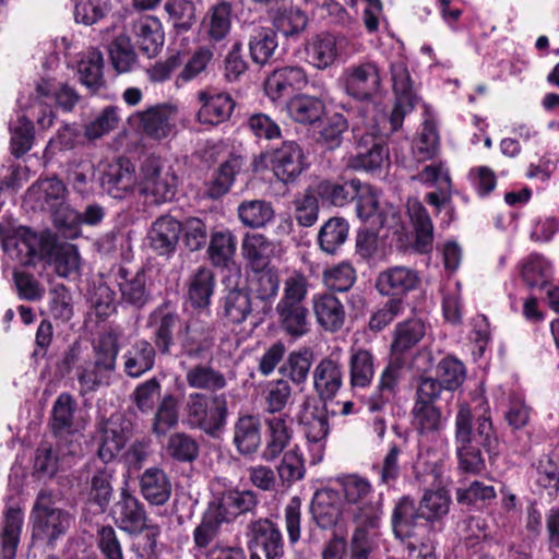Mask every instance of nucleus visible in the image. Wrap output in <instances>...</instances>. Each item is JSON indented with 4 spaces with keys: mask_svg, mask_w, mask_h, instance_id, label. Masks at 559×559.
I'll use <instances>...</instances> for the list:
<instances>
[{
    "mask_svg": "<svg viewBox=\"0 0 559 559\" xmlns=\"http://www.w3.org/2000/svg\"><path fill=\"white\" fill-rule=\"evenodd\" d=\"M285 109L294 121L311 124L323 115L324 104L318 97L298 94L286 103Z\"/></svg>",
    "mask_w": 559,
    "mask_h": 559,
    "instance_id": "obj_33",
    "label": "nucleus"
},
{
    "mask_svg": "<svg viewBox=\"0 0 559 559\" xmlns=\"http://www.w3.org/2000/svg\"><path fill=\"white\" fill-rule=\"evenodd\" d=\"M242 254L254 269L266 266L272 252L271 242L260 234L246 235L242 240Z\"/></svg>",
    "mask_w": 559,
    "mask_h": 559,
    "instance_id": "obj_59",
    "label": "nucleus"
},
{
    "mask_svg": "<svg viewBox=\"0 0 559 559\" xmlns=\"http://www.w3.org/2000/svg\"><path fill=\"white\" fill-rule=\"evenodd\" d=\"M109 56L114 68L119 73H126L136 63V55L130 39L126 36L117 37L110 48Z\"/></svg>",
    "mask_w": 559,
    "mask_h": 559,
    "instance_id": "obj_64",
    "label": "nucleus"
},
{
    "mask_svg": "<svg viewBox=\"0 0 559 559\" xmlns=\"http://www.w3.org/2000/svg\"><path fill=\"white\" fill-rule=\"evenodd\" d=\"M178 183V176L168 160L151 155L141 162L139 192L151 202L162 204L173 201Z\"/></svg>",
    "mask_w": 559,
    "mask_h": 559,
    "instance_id": "obj_4",
    "label": "nucleus"
},
{
    "mask_svg": "<svg viewBox=\"0 0 559 559\" xmlns=\"http://www.w3.org/2000/svg\"><path fill=\"white\" fill-rule=\"evenodd\" d=\"M181 223L170 215L158 217L151 226L148 240L152 249L159 255H170L176 251Z\"/></svg>",
    "mask_w": 559,
    "mask_h": 559,
    "instance_id": "obj_19",
    "label": "nucleus"
},
{
    "mask_svg": "<svg viewBox=\"0 0 559 559\" xmlns=\"http://www.w3.org/2000/svg\"><path fill=\"white\" fill-rule=\"evenodd\" d=\"M346 41L344 36L329 33L314 36L306 46L308 62L319 70L328 69L337 60Z\"/></svg>",
    "mask_w": 559,
    "mask_h": 559,
    "instance_id": "obj_18",
    "label": "nucleus"
},
{
    "mask_svg": "<svg viewBox=\"0 0 559 559\" xmlns=\"http://www.w3.org/2000/svg\"><path fill=\"white\" fill-rule=\"evenodd\" d=\"M304 433L308 442L311 462L317 464L322 461L325 451L326 438L330 432L328 416L324 412H317L302 419Z\"/></svg>",
    "mask_w": 559,
    "mask_h": 559,
    "instance_id": "obj_27",
    "label": "nucleus"
},
{
    "mask_svg": "<svg viewBox=\"0 0 559 559\" xmlns=\"http://www.w3.org/2000/svg\"><path fill=\"white\" fill-rule=\"evenodd\" d=\"M156 350L151 342L141 338L135 341L122 355L123 371L136 379L154 368Z\"/></svg>",
    "mask_w": 559,
    "mask_h": 559,
    "instance_id": "obj_25",
    "label": "nucleus"
},
{
    "mask_svg": "<svg viewBox=\"0 0 559 559\" xmlns=\"http://www.w3.org/2000/svg\"><path fill=\"white\" fill-rule=\"evenodd\" d=\"M35 91L38 98L53 99L56 105L64 111H71L80 99L74 88L68 84H57L50 80L38 82Z\"/></svg>",
    "mask_w": 559,
    "mask_h": 559,
    "instance_id": "obj_45",
    "label": "nucleus"
},
{
    "mask_svg": "<svg viewBox=\"0 0 559 559\" xmlns=\"http://www.w3.org/2000/svg\"><path fill=\"white\" fill-rule=\"evenodd\" d=\"M451 496L443 489L426 490L419 502V511L423 519L436 522L444 518L450 510Z\"/></svg>",
    "mask_w": 559,
    "mask_h": 559,
    "instance_id": "obj_49",
    "label": "nucleus"
},
{
    "mask_svg": "<svg viewBox=\"0 0 559 559\" xmlns=\"http://www.w3.org/2000/svg\"><path fill=\"white\" fill-rule=\"evenodd\" d=\"M349 542V559H370L378 547V527L355 523Z\"/></svg>",
    "mask_w": 559,
    "mask_h": 559,
    "instance_id": "obj_50",
    "label": "nucleus"
},
{
    "mask_svg": "<svg viewBox=\"0 0 559 559\" xmlns=\"http://www.w3.org/2000/svg\"><path fill=\"white\" fill-rule=\"evenodd\" d=\"M269 439L264 451L266 460H273L280 455L292 439V418L287 414L272 415L265 419Z\"/></svg>",
    "mask_w": 559,
    "mask_h": 559,
    "instance_id": "obj_30",
    "label": "nucleus"
},
{
    "mask_svg": "<svg viewBox=\"0 0 559 559\" xmlns=\"http://www.w3.org/2000/svg\"><path fill=\"white\" fill-rule=\"evenodd\" d=\"M356 281V271L347 261L331 265L323 271L324 286L334 292H347Z\"/></svg>",
    "mask_w": 559,
    "mask_h": 559,
    "instance_id": "obj_56",
    "label": "nucleus"
},
{
    "mask_svg": "<svg viewBox=\"0 0 559 559\" xmlns=\"http://www.w3.org/2000/svg\"><path fill=\"white\" fill-rule=\"evenodd\" d=\"M251 312L250 296L241 289L230 290L224 299V314L231 323H241Z\"/></svg>",
    "mask_w": 559,
    "mask_h": 559,
    "instance_id": "obj_63",
    "label": "nucleus"
},
{
    "mask_svg": "<svg viewBox=\"0 0 559 559\" xmlns=\"http://www.w3.org/2000/svg\"><path fill=\"white\" fill-rule=\"evenodd\" d=\"M280 278L277 272L271 267H257L249 277V289L257 298L267 301L278 292Z\"/></svg>",
    "mask_w": 559,
    "mask_h": 559,
    "instance_id": "obj_51",
    "label": "nucleus"
},
{
    "mask_svg": "<svg viewBox=\"0 0 559 559\" xmlns=\"http://www.w3.org/2000/svg\"><path fill=\"white\" fill-rule=\"evenodd\" d=\"M348 224L344 218L332 217L320 228L318 242L328 254H335L348 237Z\"/></svg>",
    "mask_w": 559,
    "mask_h": 559,
    "instance_id": "obj_46",
    "label": "nucleus"
},
{
    "mask_svg": "<svg viewBox=\"0 0 559 559\" xmlns=\"http://www.w3.org/2000/svg\"><path fill=\"white\" fill-rule=\"evenodd\" d=\"M116 281L123 302L141 308L148 301L150 293L146 288V274L143 270L131 273L127 269L119 267Z\"/></svg>",
    "mask_w": 559,
    "mask_h": 559,
    "instance_id": "obj_26",
    "label": "nucleus"
},
{
    "mask_svg": "<svg viewBox=\"0 0 559 559\" xmlns=\"http://www.w3.org/2000/svg\"><path fill=\"white\" fill-rule=\"evenodd\" d=\"M74 454L75 450L72 444L68 447L67 452L62 447H59L56 452L48 447H40L36 452L35 468L53 476L60 469H66L72 465Z\"/></svg>",
    "mask_w": 559,
    "mask_h": 559,
    "instance_id": "obj_41",
    "label": "nucleus"
},
{
    "mask_svg": "<svg viewBox=\"0 0 559 559\" xmlns=\"http://www.w3.org/2000/svg\"><path fill=\"white\" fill-rule=\"evenodd\" d=\"M178 424L177 401L174 395L163 396L152 420V432L162 437Z\"/></svg>",
    "mask_w": 559,
    "mask_h": 559,
    "instance_id": "obj_58",
    "label": "nucleus"
},
{
    "mask_svg": "<svg viewBox=\"0 0 559 559\" xmlns=\"http://www.w3.org/2000/svg\"><path fill=\"white\" fill-rule=\"evenodd\" d=\"M131 436V424L121 415L111 416L104 429L98 456L110 462L126 445Z\"/></svg>",
    "mask_w": 559,
    "mask_h": 559,
    "instance_id": "obj_23",
    "label": "nucleus"
},
{
    "mask_svg": "<svg viewBox=\"0 0 559 559\" xmlns=\"http://www.w3.org/2000/svg\"><path fill=\"white\" fill-rule=\"evenodd\" d=\"M388 160V148L381 142H374L370 148L349 156L347 166L356 170L373 171L380 169Z\"/></svg>",
    "mask_w": 559,
    "mask_h": 559,
    "instance_id": "obj_54",
    "label": "nucleus"
},
{
    "mask_svg": "<svg viewBox=\"0 0 559 559\" xmlns=\"http://www.w3.org/2000/svg\"><path fill=\"white\" fill-rule=\"evenodd\" d=\"M312 309L317 323L325 331L336 332L344 325L345 307L336 296L330 293L313 295Z\"/></svg>",
    "mask_w": 559,
    "mask_h": 559,
    "instance_id": "obj_20",
    "label": "nucleus"
},
{
    "mask_svg": "<svg viewBox=\"0 0 559 559\" xmlns=\"http://www.w3.org/2000/svg\"><path fill=\"white\" fill-rule=\"evenodd\" d=\"M426 328L420 320H408L400 323L395 330L392 348L394 352L403 353L416 345L425 335Z\"/></svg>",
    "mask_w": 559,
    "mask_h": 559,
    "instance_id": "obj_62",
    "label": "nucleus"
},
{
    "mask_svg": "<svg viewBox=\"0 0 559 559\" xmlns=\"http://www.w3.org/2000/svg\"><path fill=\"white\" fill-rule=\"evenodd\" d=\"M423 519L419 507L407 496L397 500L392 513V528L395 537L399 539L413 538L426 531V525L420 523Z\"/></svg>",
    "mask_w": 559,
    "mask_h": 559,
    "instance_id": "obj_17",
    "label": "nucleus"
},
{
    "mask_svg": "<svg viewBox=\"0 0 559 559\" xmlns=\"http://www.w3.org/2000/svg\"><path fill=\"white\" fill-rule=\"evenodd\" d=\"M186 382L192 389L211 392L223 390L227 385L224 373L207 364L190 367L186 372Z\"/></svg>",
    "mask_w": 559,
    "mask_h": 559,
    "instance_id": "obj_38",
    "label": "nucleus"
},
{
    "mask_svg": "<svg viewBox=\"0 0 559 559\" xmlns=\"http://www.w3.org/2000/svg\"><path fill=\"white\" fill-rule=\"evenodd\" d=\"M143 498L153 506H164L170 498L173 486L169 476L158 467L144 471L140 478Z\"/></svg>",
    "mask_w": 559,
    "mask_h": 559,
    "instance_id": "obj_28",
    "label": "nucleus"
},
{
    "mask_svg": "<svg viewBox=\"0 0 559 559\" xmlns=\"http://www.w3.org/2000/svg\"><path fill=\"white\" fill-rule=\"evenodd\" d=\"M274 176L284 183L294 182L307 168L306 156L298 143L285 141L267 154Z\"/></svg>",
    "mask_w": 559,
    "mask_h": 559,
    "instance_id": "obj_11",
    "label": "nucleus"
},
{
    "mask_svg": "<svg viewBox=\"0 0 559 559\" xmlns=\"http://www.w3.org/2000/svg\"><path fill=\"white\" fill-rule=\"evenodd\" d=\"M164 10L176 34L188 33L197 23V9L191 0H167Z\"/></svg>",
    "mask_w": 559,
    "mask_h": 559,
    "instance_id": "obj_39",
    "label": "nucleus"
},
{
    "mask_svg": "<svg viewBox=\"0 0 559 559\" xmlns=\"http://www.w3.org/2000/svg\"><path fill=\"white\" fill-rule=\"evenodd\" d=\"M273 23L278 32L288 37L304 32L308 24V17L297 7H283L275 12Z\"/></svg>",
    "mask_w": 559,
    "mask_h": 559,
    "instance_id": "obj_53",
    "label": "nucleus"
},
{
    "mask_svg": "<svg viewBox=\"0 0 559 559\" xmlns=\"http://www.w3.org/2000/svg\"><path fill=\"white\" fill-rule=\"evenodd\" d=\"M250 543L262 548L266 559H280L284 543L280 528L267 519H260L249 525Z\"/></svg>",
    "mask_w": 559,
    "mask_h": 559,
    "instance_id": "obj_21",
    "label": "nucleus"
},
{
    "mask_svg": "<svg viewBox=\"0 0 559 559\" xmlns=\"http://www.w3.org/2000/svg\"><path fill=\"white\" fill-rule=\"evenodd\" d=\"M419 282L416 270L396 265L379 273L376 287L381 295L403 296L417 288Z\"/></svg>",
    "mask_w": 559,
    "mask_h": 559,
    "instance_id": "obj_16",
    "label": "nucleus"
},
{
    "mask_svg": "<svg viewBox=\"0 0 559 559\" xmlns=\"http://www.w3.org/2000/svg\"><path fill=\"white\" fill-rule=\"evenodd\" d=\"M104 192L114 199H124L139 190V173L128 159H118L106 165L99 178Z\"/></svg>",
    "mask_w": 559,
    "mask_h": 559,
    "instance_id": "obj_12",
    "label": "nucleus"
},
{
    "mask_svg": "<svg viewBox=\"0 0 559 559\" xmlns=\"http://www.w3.org/2000/svg\"><path fill=\"white\" fill-rule=\"evenodd\" d=\"M258 503L254 491L229 488L217 492L210 508L223 522L230 523L240 514L252 512Z\"/></svg>",
    "mask_w": 559,
    "mask_h": 559,
    "instance_id": "obj_14",
    "label": "nucleus"
},
{
    "mask_svg": "<svg viewBox=\"0 0 559 559\" xmlns=\"http://www.w3.org/2000/svg\"><path fill=\"white\" fill-rule=\"evenodd\" d=\"M177 108L171 104H159L133 114L129 120L145 135L163 140L168 138L176 127Z\"/></svg>",
    "mask_w": 559,
    "mask_h": 559,
    "instance_id": "obj_10",
    "label": "nucleus"
},
{
    "mask_svg": "<svg viewBox=\"0 0 559 559\" xmlns=\"http://www.w3.org/2000/svg\"><path fill=\"white\" fill-rule=\"evenodd\" d=\"M276 34L269 27H254L249 39V51L253 62L265 64L277 48Z\"/></svg>",
    "mask_w": 559,
    "mask_h": 559,
    "instance_id": "obj_48",
    "label": "nucleus"
},
{
    "mask_svg": "<svg viewBox=\"0 0 559 559\" xmlns=\"http://www.w3.org/2000/svg\"><path fill=\"white\" fill-rule=\"evenodd\" d=\"M215 278L209 267H199L189 278L188 296L197 308H205L214 293Z\"/></svg>",
    "mask_w": 559,
    "mask_h": 559,
    "instance_id": "obj_43",
    "label": "nucleus"
},
{
    "mask_svg": "<svg viewBox=\"0 0 559 559\" xmlns=\"http://www.w3.org/2000/svg\"><path fill=\"white\" fill-rule=\"evenodd\" d=\"M32 516L33 538L46 539L49 543L63 535L72 523L68 512L52 507V495L47 490L38 493Z\"/></svg>",
    "mask_w": 559,
    "mask_h": 559,
    "instance_id": "obj_6",
    "label": "nucleus"
},
{
    "mask_svg": "<svg viewBox=\"0 0 559 559\" xmlns=\"http://www.w3.org/2000/svg\"><path fill=\"white\" fill-rule=\"evenodd\" d=\"M44 259L53 265L60 277L76 274L81 265L78 247L69 242L56 243L53 237H51V247L47 250Z\"/></svg>",
    "mask_w": 559,
    "mask_h": 559,
    "instance_id": "obj_31",
    "label": "nucleus"
},
{
    "mask_svg": "<svg viewBox=\"0 0 559 559\" xmlns=\"http://www.w3.org/2000/svg\"><path fill=\"white\" fill-rule=\"evenodd\" d=\"M214 345L213 332L209 329L197 331L187 326V336L181 341V354L190 359L201 360L211 354Z\"/></svg>",
    "mask_w": 559,
    "mask_h": 559,
    "instance_id": "obj_47",
    "label": "nucleus"
},
{
    "mask_svg": "<svg viewBox=\"0 0 559 559\" xmlns=\"http://www.w3.org/2000/svg\"><path fill=\"white\" fill-rule=\"evenodd\" d=\"M67 195L64 183L56 178L38 179L27 190V197L43 210L55 211Z\"/></svg>",
    "mask_w": 559,
    "mask_h": 559,
    "instance_id": "obj_29",
    "label": "nucleus"
},
{
    "mask_svg": "<svg viewBox=\"0 0 559 559\" xmlns=\"http://www.w3.org/2000/svg\"><path fill=\"white\" fill-rule=\"evenodd\" d=\"M334 490H323L314 495L311 512L318 525L322 528L334 526L341 516L340 508L332 503Z\"/></svg>",
    "mask_w": 559,
    "mask_h": 559,
    "instance_id": "obj_52",
    "label": "nucleus"
},
{
    "mask_svg": "<svg viewBox=\"0 0 559 559\" xmlns=\"http://www.w3.org/2000/svg\"><path fill=\"white\" fill-rule=\"evenodd\" d=\"M132 31L140 50L148 58L156 57L164 46V31L159 19L145 15L135 20Z\"/></svg>",
    "mask_w": 559,
    "mask_h": 559,
    "instance_id": "obj_24",
    "label": "nucleus"
},
{
    "mask_svg": "<svg viewBox=\"0 0 559 559\" xmlns=\"http://www.w3.org/2000/svg\"><path fill=\"white\" fill-rule=\"evenodd\" d=\"M0 242L3 251L22 265H33L44 260L51 247L49 234H37L10 219L0 221Z\"/></svg>",
    "mask_w": 559,
    "mask_h": 559,
    "instance_id": "obj_3",
    "label": "nucleus"
},
{
    "mask_svg": "<svg viewBox=\"0 0 559 559\" xmlns=\"http://www.w3.org/2000/svg\"><path fill=\"white\" fill-rule=\"evenodd\" d=\"M119 337L114 332H107L99 336L94 345V361L104 371L114 373L119 353Z\"/></svg>",
    "mask_w": 559,
    "mask_h": 559,
    "instance_id": "obj_55",
    "label": "nucleus"
},
{
    "mask_svg": "<svg viewBox=\"0 0 559 559\" xmlns=\"http://www.w3.org/2000/svg\"><path fill=\"white\" fill-rule=\"evenodd\" d=\"M484 414L477 419L476 431L472 430V411L467 404H461L455 417V447L459 467L464 473L479 474L485 469V461L479 447L488 453L497 450L498 438L493 431L488 405L483 403Z\"/></svg>",
    "mask_w": 559,
    "mask_h": 559,
    "instance_id": "obj_1",
    "label": "nucleus"
},
{
    "mask_svg": "<svg viewBox=\"0 0 559 559\" xmlns=\"http://www.w3.org/2000/svg\"><path fill=\"white\" fill-rule=\"evenodd\" d=\"M234 443L241 454H251L261 443L260 421L252 415L240 416L234 427Z\"/></svg>",
    "mask_w": 559,
    "mask_h": 559,
    "instance_id": "obj_34",
    "label": "nucleus"
},
{
    "mask_svg": "<svg viewBox=\"0 0 559 559\" xmlns=\"http://www.w3.org/2000/svg\"><path fill=\"white\" fill-rule=\"evenodd\" d=\"M312 377L319 397L324 401L332 400L343 385L342 365L332 357L323 358L314 367Z\"/></svg>",
    "mask_w": 559,
    "mask_h": 559,
    "instance_id": "obj_22",
    "label": "nucleus"
},
{
    "mask_svg": "<svg viewBox=\"0 0 559 559\" xmlns=\"http://www.w3.org/2000/svg\"><path fill=\"white\" fill-rule=\"evenodd\" d=\"M237 212L242 225L249 228H263L275 215L272 204L264 200H245Z\"/></svg>",
    "mask_w": 559,
    "mask_h": 559,
    "instance_id": "obj_44",
    "label": "nucleus"
},
{
    "mask_svg": "<svg viewBox=\"0 0 559 559\" xmlns=\"http://www.w3.org/2000/svg\"><path fill=\"white\" fill-rule=\"evenodd\" d=\"M340 82L348 96L357 100H369L380 91V68L373 61L349 64L343 70Z\"/></svg>",
    "mask_w": 559,
    "mask_h": 559,
    "instance_id": "obj_8",
    "label": "nucleus"
},
{
    "mask_svg": "<svg viewBox=\"0 0 559 559\" xmlns=\"http://www.w3.org/2000/svg\"><path fill=\"white\" fill-rule=\"evenodd\" d=\"M114 471L108 466L99 467L91 478V489L88 498L104 511L110 502L112 496L111 480Z\"/></svg>",
    "mask_w": 559,
    "mask_h": 559,
    "instance_id": "obj_57",
    "label": "nucleus"
},
{
    "mask_svg": "<svg viewBox=\"0 0 559 559\" xmlns=\"http://www.w3.org/2000/svg\"><path fill=\"white\" fill-rule=\"evenodd\" d=\"M237 239L229 229L214 230L210 236L207 254L211 262L218 267H228L234 262Z\"/></svg>",
    "mask_w": 559,
    "mask_h": 559,
    "instance_id": "obj_32",
    "label": "nucleus"
},
{
    "mask_svg": "<svg viewBox=\"0 0 559 559\" xmlns=\"http://www.w3.org/2000/svg\"><path fill=\"white\" fill-rule=\"evenodd\" d=\"M335 485L334 493L342 497L345 516L354 523L379 527L382 508L369 479L358 474H347L338 476Z\"/></svg>",
    "mask_w": 559,
    "mask_h": 559,
    "instance_id": "obj_2",
    "label": "nucleus"
},
{
    "mask_svg": "<svg viewBox=\"0 0 559 559\" xmlns=\"http://www.w3.org/2000/svg\"><path fill=\"white\" fill-rule=\"evenodd\" d=\"M103 68V53L97 49L85 52L78 64L80 81L92 93H96L104 86Z\"/></svg>",
    "mask_w": 559,
    "mask_h": 559,
    "instance_id": "obj_40",
    "label": "nucleus"
},
{
    "mask_svg": "<svg viewBox=\"0 0 559 559\" xmlns=\"http://www.w3.org/2000/svg\"><path fill=\"white\" fill-rule=\"evenodd\" d=\"M349 382L353 389L370 385L374 376V357L364 348H353L348 361Z\"/></svg>",
    "mask_w": 559,
    "mask_h": 559,
    "instance_id": "obj_35",
    "label": "nucleus"
},
{
    "mask_svg": "<svg viewBox=\"0 0 559 559\" xmlns=\"http://www.w3.org/2000/svg\"><path fill=\"white\" fill-rule=\"evenodd\" d=\"M355 200L357 217L370 225L371 228L396 225L397 209L390 203L382 202L379 192L370 185L361 182Z\"/></svg>",
    "mask_w": 559,
    "mask_h": 559,
    "instance_id": "obj_9",
    "label": "nucleus"
},
{
    "mask_svg": "<svg viewBox=\"0 0 559 559\" xmlns=\"http://www.w3.org/2000/svg\"><path fill=\"white\" fill-rule=\"evenodd\" d=\"M390 74L396 102L388 121L390 131L394 132L402 127L405 116L413 110L417 98L407 64L402 58L391 61Z\"/></svg>",
    "mask_w": 559,
    "mask_h": 559,
    "instance_id": "obj_7",
    "label": "nucleus"
},
{
    "mask_svg": "<svg viewBox=\"0 0 559 559\" xmlns=\"http://www.w3.org/2000/svg\"><path fill=\"white\" fill-rule=\"evenodd\" d=\"M23 523V515L17 507H9L4 514L1 530V559H14Z\"/></svg>",
    "mask_w": 559,
    "mask_h": 559,
    "instance_id": "obj_37",
    "label": "nucleus"
},
{
    "mask_svg": "<svg viewBox=\"0 0 559 559\" xmlns=\"http://www.w3.org/2000/svg\"><path fill=\"white\" fill-rule=\"evenodd\" d=\"M199 105L195 119L205 126H217L228 120L234 111L235 102L225 92L215 88H203L197 93Z\"/></svg>",
    "mask_w": 559,
    "mask_h": 559,
    "instance_id": "obj_13",
    "label": "nucleus"
},
{
    "mask_svg": "<svg viewBox=\"0 0 559 559\" xmlns=\"http://www.w3.org/2000/svg\"><path fill=\"white\" fill-rule=\"evenodd\" d=\"M360 186L361 181L358 179H353L344 183L325 181L320 185L319 191L321 197L333 205L344 206L349 201L355 200Z\"/></svg>",
    "mask_w": 559,
    "mask_h": 559,
    "instance_id": "obj_60",
    "label": "nucleus"
},
{
    "mask_svg": "<svg viewBox=\"0 0 559 559\" xmlns=\"http://www.w3.org/2000/svg\"><path fill=\"white\" fill-rule=\"evenodd\" d=\"M276 312L283 330L295 337L308 333L310 322L304 304H277Z\"/></svg>",
    "mask_w": 559,
    "mask_h": 559,
    "instance_id": "obj_36",
    "label": "nucleus"
},
{
    "mask_svg": "<svg viewBox=\"0 0 559 559\" xmlns=\"http://www.w3.org/2000/svg\"><path fill=\"white\" fill-rule=\"evenodd\" d=\"M188 424L214 436L226 425L228 414L225 394L190 393L183 408Z\"/></svg>",
    "mask_w": 559,
    "mask_h": 559,
    "instance_id": "obj_5",
    "label": "nucleus"
},
{
    "mask_svg": "<svg viewBox=\"0 0 559 559\" xmlns=\"http://www.w3.org/2000/svg\"><path fill=\"white\" fill-rule=\"evenodd\" d=\"M290 400L292 388L286 380L271 381L264 390L265 412L271 415L283 414Z\"/></svg>",
    "mask_w": 559,
    "mask_h": 559,
    "instance_id": "obj_61",
    "label": "nucleus"
},
{
    "mask_svg": "<svg viewBox=\"0 0 559 559\" xmlns=\"http://www.w3.org/2000/svg\"><path fill=\"white\" fill-rule=\"evenodd\" d=\"M111 512L114 521L120 530L131 535L143 532L146 519L144 506L127 489H122L120 498L114 504Z\"/></svg>",
    "mask_w": 559,
    "mask_h": 559,
    "instance_id": "obj_15",
    "label": "nucleus"
},
{
    "mask_svg": "<svg viewBox=\"0 0 559 559\" xmlns=\"http://www.w3.org/2000/svg\"><path fill=\"white\" fill-rule=\"evenodd\" d=\"M407 210L416 231V249L419 252H428L433 239L432 222L426 209L417 200H409Z\"/></svg>",
    "mask_w": 559,
    "mask_h": 559,
    "instance_id": "obj_42",
    "label": "nucleus"
}]
</instances>
